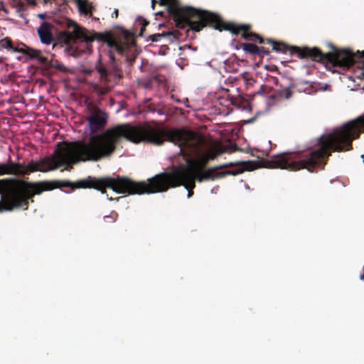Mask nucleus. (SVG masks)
I'll use <instances>...</instances> for the list:
<instances>
[{"label":"nucleus","instance_id":"1","mask_svg":"<svg viewBox=\"0 0 364 364\" xmlns=\"http://www.w3.org/2000/svg\"><path fill=\"white\" fill-rule=\"evenodd\" d=\"M122 138L135 144L144 141L156 146L169 141L177 145L181 154L190 155L200 154L206 144L205 137L193 131L122 124L90 137L87 143L83 141L66 143L61 150L56 151V160L60 166H68L79 161H97L112 156Z\"/></svg>","mask_w":364,"mask_h":364},{"label":"nucleus","instance_id":"2","mask_svg":"<svg viewBox=\"0 0 364 364\" xmlns=\"http://www.w3.org/2000/svg\"><path fill=\"white\" fill-rule=\"evenodd\" d=\"M233 163L226 164L221 166L210 168L205 171H200L196 174V167L193 166H182L169 172H164L149 178L148 182H136L127 177L117 176L96 178L88 176L75 182L63 181V187L70 188V192L76 188H94L102 193H106V188H111L117 193L124 195H141L164 192L170 188L183 186L188 191V198L193 195L196 187L195 181L199 182L216 178H223L226 176H236L245 171H250L255 169L253 162H242L241 167L232 171H219L220 168L233 166Z\"/></svg>","mask_w":364,"mask_h":364},{"label":"nucleus","instance_id":"3","mask_svg":"<svg viewBox=\"0 0 364 364\" xmlns=\"http://www.w3.org/2000/svg\"><path fill=\"white\" fill-rule=\"evenodd\" d=\"M225 24H231L234 29L229 31L234 35L242 33L241 36L246 41H257L259 44L267 43L272 46V50L277 53L291 55L296 54L299 58H309L314 61L331 63L335 67L346 68L356 67L362 70L361 75L364 77V50L356 53L350 49H338L333 46V51L323 53L316 47H297L289 46L284 42L272 38H263L259 34L249 32L252 28L251 24H237L234 22L225 21Z\"/></svg>","mask_w":364,"mask_h":364},{"label":"nucleus","instance_id":"4","mask_svg":"<svg viewBox=\"0 0 364 364\" xmlns=\"http://www.w3.org/2000/svg\"><path fill=\"white\" fill-rule=\"evenodd\" d=\"M63 187V181L60 180L32 183L14 178H2L0 180V212L16 208L27 210L29 200L33 201L35 195Z\"/></svg>","mask_w":364,"mask_h":364},{"label":"nucleus","instance_id":"5","mask_svg":"<svg viewBox=\"0 0 364 364\" xmlns=\"http://www.w3.org/2000/svg\"><path fill=\"white\" fill-rule=\"evenodd\" d=\"M159 1L161 6H168L167 11L173 16L177 28L188 27L195 32L200 31L207 26L219 31L234 29L232 25L225 24V21L217 14L190 6L181 7L178 0Z\"/></svg>","mask_w":364,"mask_h":364},{"label":"nucleus","instance_id":"6","mask_svg":"<svg viewBox=\"0 0 364 364\" xmlns=\"http://www.w3.org/2000/svg\"><path fill=\"white\" fill-rule=\"evenodd\" d=\"M47 164L48 161L46 159H41L39 161H31L27 166L25 164L11 161L7 163H0V177L5 175L23 176L36 171L46 172L51 170V168H45Z\"/></svg>","mask_w":364,"mask_h":364},{"label":"nucleus","instance_id":"7","mask_svg":"<svg viewBox=\"0 0 364 364\" xmlns=\"http://www.w3.org/2000/svg\"><path fill=\"white\" fill-rule=\"evenodd\" d=\"M0 49H6L9 51L20 53L26 55L30 60H37L38 63L43 65H50L48 59L42 55L41 50L30 48L24 43L14 46L11 39L9 37L0 40Z\"/></svg>","mask_w":364,"mask_h":364},{"label":"nucleus","instance_id":"8","mask_svg":"<svg viewBox=\"0 0 364 364\" xmlns=\"http://www.w3.org/2000/svg\"><path fill=\"white\" fill-rule=\"evenodd\" d=\"M68 27L70 31L67 32V34L70 41L80 40L86 43H91L97 40L106 43L112 36L110 32L97 33L93 31L92 33H88L87 30L71 21L68 22Z\"/></svg>","mask_w":364,"mask_h":364},{"label":"nucleus","instance_id":"9","mask_svg":"<svg viewBox=\"0 0 364 364\" xmlns=\"http://www.w3.org/2000/svg\"><path fill=\"white\" fill-rule=\"evenodd\" d=\"M107 118L106 112L98 108L95 109L87 117L91 133L95 134L102 130L107 124Z\"/></svg>","mask_w":364,"mask_h":364},{"label":"nucleus","instance_id":"10","mask_svg":"<svg viewBox=\"0 0 364 364\" xmlns=\"http://www.w3.org/2000/svg\"><path fill=\"white\" fill-rule=\"evenodd\" d=\"M53 26L48 22H43L38 28V34L41 41L46 45L53 44V49L61 48L62 46L55 42V38L52 33Z\"/></svg>","mask_w":364,"mask_h":364},{"label":"nucleus","instance_id":"11","mask_svg":"<svg viewBox=\"0 0 364 364\" xmlns=\"http://www.w3.org/2000/svg\"><path fill=\"white\" fill-rule=\"evenodd\" d=\"M242 50L252 55H258L260 58H263L266 55L270 54L269 50L264 47H259L255 44L250 43H243L241 44Z\"/></svg>","mask_w":364,"mask_h":364},{"label":"nucleus","instance_id":"12","mask_svg":"<svg viewBox=\"0 0 364 364\" xmlns=\"http://www.w3.org/2000/svg\"><path fill=\"white\" fill-rule=\"evenodd\" d=\"M107 46L111 49H115L119 54H124L129 49V44L126 42L117 40L112 36V38L106 43Z\"/></svg>","mask_w":364,"mask_h":364},{"label":"nucleus","instance_id":"13","mask_svg":"<svg viewBox=\"0 0 364 364\" xmlns=\"http://www.w3.org/2000/svg\"><path fill=\"white\" fill-rule=\"evenodd\" d=\"M74 1L80 14L92 16L93 6L88 3L87 0H72Z\"/></svg>","mask_w":364,"mask_h":364},{"label":"nucleus","instance_id":"14","mask_svg":"<svg viewBox=\"0 0 364 364\" xmlns=\"http://www.w3.org/2000/svg\"><path fill=\"white\" fill-rule=\"evenodd\" d=\"M28 2H29L31 4L35 5L36 0H26ZM43 3L45 4L50 2L52 0H43ZM24 2L22 0H12L11 6L14 9H16V11L18 14H20V16H21V13L24 11Z\"/></svg>","mask_w":364,"mask_h":364},{"label":"nucleus","instance_id":"15","mask_svg":"<svg viewBox=\"0 0 364 364\" xmlns=\"http://www.w3.org/2000/svg\"><path fill=\"white\" fill-rule=\"evenodd\" d=\"M209 158L208 156H203L199 160L191 161L188 164V166H193L196 167V174H198V173L200 171H205L206 170H203V168L207 165L208 163Z\"/></svg>","mask_w":364,"mask_h":364},{"label":"nucleus","instance_id":"16","mask_svg":"<svg viewBox=\"0 0 364 364\" xmlns=\"http://www.w3.org/2000/svg\"><path fill=\"white\" fill-rule=\"evenodd\" d=\"M95 67L100 75V78L105 82L109 81V77L112 75V71L107 70L100 62Z\"/></svg>","mask_w":364,"mask_h":364},{"label":"nucleus","instance_id":"17","mask_svg":"<svg viewBox=\"0 0 364 364\" xmlns=\"http://www.w3.org/2000/svg\"><path fill=\"white\" fill-rule=\"evenodd\" d=\"M182 34L176 30L168 31V32H165V36L164 38L166 39V41L168 43H172L176 41L180 40Z\"/></svg>","mask_w":364,"mask_h":364},{"label":"nucleus","instance_id":"18","mask_svg":"<svg viewBox=\"0 0 364 364\" xmlns=\"http://www.w3.org/2000/svg\"><path fill=\"white\" fill-rule=\"evenodd\" d=\"M165 36V32L161 33H155L148 36L147 41H151L152 42L159 41L162 38Z\"/></svg>","mask_w":364,"mask_h":364},{"label":"nucleus","instance_id":"19","mask_svg":"<svg viewBox=\"0 0 364 364\" xmlns=\"http://www.w3.org/2000/svg\"><path fill=\"white\" fill-rule=\"evenodd\" d=\"M118 218V213L115 211H112L111 213L108 215H105L104 219L106 222L114 223L117 220Z\"/></svg>","mask_w":364,"mask_h":364},{"label":"nucleus","instance_id":"20","mask_svg":"<svg viewBox=\"0 0 364 364\" xmlns=\"http://www.w3.org/2000/svg\"><path fill=\"white\" fill-rule=\"evenodd\" d=\"M271 90H272V87H270L267 85H262L260 86L259 89L258 90V91L257 92V94L260 95H265L269 94Z\"/></svg>","mask_w":364,"mask_h":364},{"label":"nucleus","instance_id":"21","mask_svg":"<svg viewBox=\"0 0 364 364\" xmlns=\"http://www.w3.org/2000/svg\"><path fill=\"white\" fill-rule=\"evenodd\" d=\"M292 96V92L289 88H286L279 91V97L285 99H289Z\"/></svg>","mask_w":364,"mask_h":364},{"label":"nucleus","instance_id":"22","mask_svg":"<svg viewBox=\"0 0 364 364\" xmlns=\"http://www.w3.org/2000/svg\"><path fill=\"white\" fill-rule=\"evenodd\" d=\"M128 49L126 50V52L122 54L123 55H125L126 61L129 63V65H132L134 64L136 60V55L132 53V55L127 54Z\"/></svg>","mask_w":364,"mask_h":364},{"label":"nucleus","instance_id":"23","mask_svg":"<svg viewBox=\"0 0 364 364\" xmlns=\"http://www.w3.org/2000/svg\"><path fill=\"white\" fill-rule=\"evenodd\" d=\"M149 23V22L148 21H146V19H143L142 20L141 28V30H140L139 36H143L144 31L146 29V26H148Z\"/></svg>","mask_w":364,"mask_h":364},{"label":"nucleus","instance_id":"24","mask_svg":"<svg viewBox=\"0 0 364 364\" xmlns=\"http://www.w3.org/2000/svg\"><path fill=\"white\" fill-rule=\"evenodd\" d=\"M123 37L125 40H129L132 37V34L127 30L123 31Z\"/></svg>","mask_w":364,"mask_h":364},{"label":"nucleus","instance_id":"25","mask_svg":"<svg viewBox=\"0 0 364 364\" xmlns=\"http://www.w3.org/2000/svg\"><path fill=\"white\" fill-rule=\"evenodd\" d=\"M0 11H3L5 14H9L8 9L2 4H0Z\"/></svg>","mask_w":364,"mask_h":364},{"label":"nucleus","instance_id":"26","mask_svg":"<svg viewBox=\"0 0 364 364\" xmlns=\"http://www.w3.org/2000/svg\"><path fill=\"white\" fill-rule=\"evenodd\" d=\"M119 15V10L117 9H114L113 13L112 14V17L117 18Z\"/></svg>","mask_w":364,"mask_h":364},{"label":"nucleus","instance_id":"27","mask_svg":"<svg viewBox=\"0 0 364 364\" xmlns=\"http://www.w3.org/2000/svg\"><path fill=\"white\" fill-rule=\"evenodd\" d=\"M110 90V87H105L102 88V90L100 91L102 94H106Z\"/></svg>","mask_w":364,"mask_h":364},{"label":"nucleus","instance_id":"28","mask_svg":"<svg viewBox=\"0 0 364 364\" xmlns=\"http://www.w3.org/2000/svg\"><path fill=\"white\" fill-rule=\"evenodd\" d=\"M156 3V0H151V7H152L153 9H155Z\"/></svg>","mask_w":364,"mask_h":364},{"label":"nucleus","instance_id":"29","mask_svg":"<svg viewBox=\"0 0 364 364\" xmlns=\"http://www.w3.org/2000/svg\"><path fill=\"white\" fill-rule=\"evenodd\" d=\"M236 150H237V146H236V145H233V146H232V147H231V151H230V152H233V151H236Z\"/></svg>","mask_w":364,"mask_h":364},{"label":"nucleus","instance_id":"30","mask_svg":"<svg viewBox=\"0 0 364 364\" xmlns=\"http://www.w3.org/2000/svg\"><path fill=\"white\" fill-rule=\"evenodd\" d=\"M271 79L273 82L277 83V78L276 77H271Z\"/></svg>","mask_w":364,"mask_h":364},{"label":"nucleus","instance_id":"31","mask_svg":"<svg viewBox=\"0 0 364 364\" xmlns=\"http://www.w3.org/2000/svg\"><path fill=\"white\" fill-rule=\"evenodd\" d=\"M110 59L112 60V62H114V58L113 57L112 55H110Z\"/></svg>","mask_w":364,"mask_h":364},{"label":"nucleus","instance_id":"32","mask_svg":"<svg viewBox=\"0 0 364 364\" xmlns=\"http://www.w3.org/2000/svg\"><path fill=\"white\" fill-rule=\"evenodd\" d=\"M360 277L362 280H364V274H361Z\"/></svg>","mask_w":364,"mask_h":364},{"label":"nucleus","instance_id":"33","mask_svg":"<svg viewBox=\"0 0 364 364\" xmlns=\"http://www.w3.org/2000/svg\"><path fill=\"white\" fill-rule=\"evenodd\" d=\"M113 72H114V74H116L118 72V70H117V68H114Z\"/></svg>","mask_w":364,"mask_h":364},{"label":"nucleus","instance_id":"34","mask_svg":"<svg viewBox=\"0 0 364 364\" xmlns=\"http://www.w3.org/2000/svg\"><path fill=\"white\" fill-rule=\"evenodd\" d=\"M158 14L162 15V12H159Z\"/></svg>","mask_w":364,"mask_h":364}]
</instances>
